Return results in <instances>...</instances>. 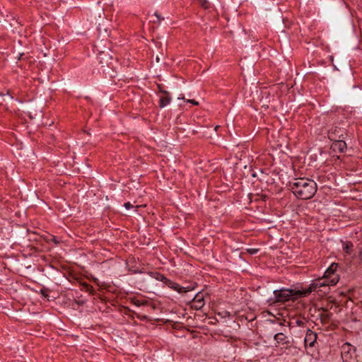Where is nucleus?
<instances>
[{
  "label": "nucleus",
  "mask_w": 362,
  "mask_h": 362,
  "mask_svg": "<svg viewBox=\"0 0 362 362\" xmlns=\"http://www.w3.org/2000/svg\"><path fill=\"white\" fill-rule=\"evenodd\" d=\"M134 303L137 306H140L143 304L139 300H134Z\"/></svg>",
  "instance_id": "18"
},
{
  "label": "nucleus",
  "mask_w": 362,
  "mask_h": 362,
  "mask_svg": "<svg viewBox=\"0 0 362 362\" xmlns=\"http://www.w3.org/2000/svg\"><path fill=\"white\" fill-rule=\"evenodd\" d=\"M274 339L276 341V342L278 344H284L287 343V341H286L287 337L282 332L276 333L274 335Z\"/></svg>",
  "instance_id": "11"
},
{
  "label": "nucleus",
  "mask_w": 362,
  "mask_h": 362,
  "mask_svg": "<svg viewBox=\"0 0 362 362\" xmlns=\"http://www.w3.org/2000/svg\"><path fill=\"white\" fill-rule=\"evenodd\" d=\"M279 325V326H284V325L281 322H280Z\"/></svg>",
  "instance_id": "19"
},
{
  "label": "nucleus",
  "mask_w": 362,
  "mask_h": 362,
  "mask_svg": "<svg viewBox=\"0 0 362 362\" xmlns=\"http://www.w3.org/2000/svg\"><path fill=\"white\" fill-rule=\"evenodd\" d=\"M353 244L350 242L343 243V250L346 254L350 255L353 249Z\"/></svg>",
  "instance_id": "12"
},
{
  "label": "nucleus",
  "mask_w": 362,
  "mask_h": 362,
  "mask_svg": "<svg viewBox=\"0 0 362 362\" xmlns=\"http://www.w3.org/2000/svg\"><path fill=\"white\" fill-rule=\"evenodd\" d=\"M187 102L190 103L194 105H197L199 104V103L194 100H187Z\"/></svg>",
  "instance_id": "17"
},
{
  "label": "nucleus",
  "mask_w": 362,
  "mask_h": 362,
  "mask_svg": "<svg viewBox=\"0 0 362 362\" xmlns=\"http://www.w3.org/2000/svg\"><path fill=\"white\" fill-rule=\"evenodd\" d=\"M344 133L345 131L344 129L334 127L328 131L327 135L328 138L333 141L344 138Z\"/></svg>",
  "instance_id": "4"
},
{
  "label": "nucleus",
  "mask_w": 362,
  "mask_h": 362,
  "mask_svg": "<svg viewBox=\"0 0 362 362\" xmlns=\"http://www.w3.org/2000/svg\"><path fill=\"white\" fill-rule=\"evenodd\" d=\"M337 267V264L332 263L325 272L323 276L313 281L307 288L301 290L281 288L274 291V303H286L289 300H295L298 298L308 296L317 288L336 285L339 280V276L336 273Z\"/></svg>",
  "instance_id": "1"
},
{
  "label": "nucleus",
  "mask_w": 362,
  "mask_h": 362,
  "mask_svg": "<svg viewBox=\"0 0 362 362\" xmlns=\"http://www.w3.org/2000/svg\"><path fill=\"white\" fill-rule=\"evenodd\" d=\"M332 148L334 151L344 152L346 149V144L342 139L333 141Z\"/></svg>",
  "instance_id": "10"
},
{
  "label": "nucleus",
  "mask_w": 362,
  "mask_h": 362,
  "mask_svg": "<svg viewBox=\"0 0 362 362\" xmlns=\"http://www.w3.org/2000/svg\"><path fill=\"white\" fill-rule=\"evenodd\" d=\"M153 276L157 280L164 282L165 284V281H168V279L164 275L159 274V273H155Z\"/></svg>",
  "instance_id": "13"
},
{
  "label": "nucleus",
  "mask_w": 362,
  "mask_h": 362,
  "mask_svg": "<svg viewBox=\"0 0 362 362\" xmlns=\"http://www.w3.org/2000/svg\"><path fill=\"white\" fill-rule=\"evenodd\" d=\"M204 305V295L202 293H198L192 299V307L196 310H199Z\"/></svg>",
  "instance_id": "8"
},
{
  "label": "nucleus",
  "mask_w": 362,
  "mask_h": 362,
  "mask_svg": "<svg viewBox=\"0 0 362 362\" xmlns=\"http://www.w3.org/2000/svg\"><path fill=\"white\" fill-rule=\"evenodd\" d=\"M317 341V334L310 329H308L306 332L304 342L305 346L313 347Z\"/></svg>",
  "instance_id": "6"
},
{
  "label": "nucleus",
  "mask_w": 362,
  "mask_h": 362,
  "mask_svg": "<svg viewBox=\"0 0 362 362\" xmlns=\"http://www.w3.org/2000/svg\"><path fill=\"white\" fill-rule=\"evenodd\" d=\"M97 59L98 62L101 64L103 66H104L105 64L108 65L110 61L112 59V57L108 52L100 51L98 54Z\"/></svg>",
  "instance_id": "9"
},
{
  "label": "nucleus",
  "mask_w": 362,
  "mask_h": 362,
  "mask_svg": "<svg viewBox=\"0 0 362 362\" xmlns=\"http://www.w3.org/2000/svg\"><path fill=\"white\" fill-rule=\"evenodd\" d=\"M343 362H355L356 358V349L349 343H345L341 346V351Z\"/></svg>",
  "instance_id": "3"
},
{
  "label": "nucleus",
  "mask_w": 362,
  "mask_h": 362,
  "mask_svg": "<svg viewBox=\"0 0 362 362\" xmlns=\"http://www.w3.org/2000/svg\"><path fill=\"white\" fill-rule=\"evenodd\" d=\"M124 206L125 207L126 209L129 210V209L133 208L134 205L132 204L130 202H127L124 204Z\"/></svg>",
  "instance_id": "15"
},
{
  "label": "nucleus",
  "mask_w": 362,
  "mask_h": 362,
  "mask_svg": "<svg viewBox=\"0 0 362 362\" xmlns=\"http://www.w3.org/2000/svg\"><path fill=\"white\" fill-rule=\"evenodd\" d=\"M158 88L160 89V92L163 94L160 96L159 106L163 108L170 103L171 98L170 97L168 91L161 90L160 85H158Z\"/></svg>",
  "instance_id": "7"
},
{
  "label": "nucleus",
  "mask_w": 362,
  "mask_h": 362,
  "mask_svg": "<svg viewBox=\"0 0 362 362\" xmlns=\"http://www.w3.org/2000/svg\"><path fill=\"white\" fill-rule=\"evenodd\" d=\"M156 61L158 62L159 61V58L158 57H156Z\"/></svg>",
  "instance_id": "20"
},
{
  "label": "nucleus",
  "mask_w": 362,
  "mask_h": 362,
  "mask_svg": "<svg viewBox=\"0 0 362 362\" xmlns=\"http://www.w3.org/2000/svg\"><path fill=\"white\" fill-rule=\"evenodd\" d=\"M291 190L298 199H311L317 192V184L305 177L295 178L289 182Z\"/></svg>",
  "instance_id": "2"
},
{
  "label": "nucleus",
  "mask_w": 362,
  "mask_h": 362,
  "mask_svg": "<svg viewBox=\"0 0 362 362\" xmlns=\"http://www.w3.org/2000/svg\"><path fill=\"white\" fill-rule=\"evenodd\" d=\"M296 325L298 327H303L305 325V322L303 320L298 319L295 321Z\"/></svg>",
  "instance_id": "14"
},
{
  "label": "nucleus",
  "mask_w": 362,
  "mask_h": 362,
  "mask_svg": "<svg viewBox=\"0 0 362 362\" xmlns=\"http://www.w3.org/2000/svg\"><path fill=\"white\" fill-rule=\"evenodd\" d=\"M165 285L180 293H186L192 289V288H190L189 287L182 286L180 285H179L178 284L173 282L169 279H168V281H165Z\"/></svg>",
  "instance_id": "5"
},
{
  "label": "nucleus",
  "mask_w": 362,
  "mask_h": 362,
  "mask_svg": "<svg viewBox=\"0 0 362 362\" xmlns=\"http://www.w3.org/2000/svg\"><path fill=\"white\" fill-rule=\"evenodd\" d=\"M247 251L249 252V253L252 254V255H254V254H256L258 251L257 249H253V248H251V249H248Z\"/></svg>",
  "instance_id": "16"
}]
</instances>
